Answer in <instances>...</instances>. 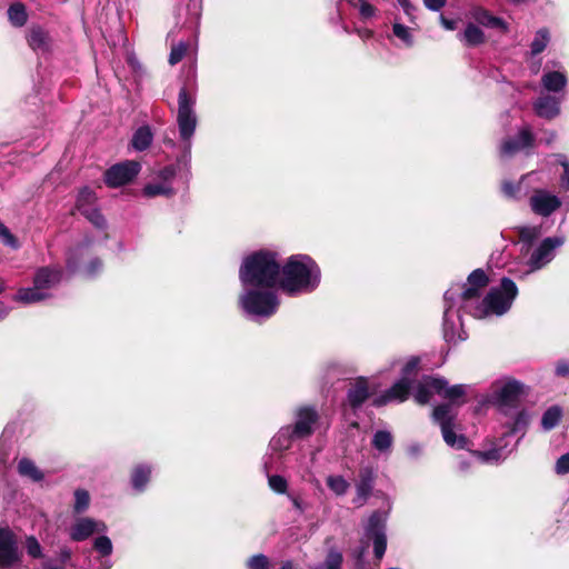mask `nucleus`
Masks as SVG:
<instances>
[{"instance_id": "c03bdc74", "label": "nucleus", "mask_w": 569, "mask_h": 569, "mask_svg": "<svg viewBox=\"0 0 569 569\" xmlns=\"http://www.w3.org/2000/svg\"><path fill=\"white\" fill-rule=\"evenodd\" d=\"M342 553L335 548H330L322 565V569H342Z\"/></svg>"}, {"instance_id": "0e129e2a", "label": "nucleus", "mask_w": 569, "mask_h": 569, "mask_svg": "<svg viewBox=\"0 0 569 569\" xmlns=\"http://www.w3.org/2000/svg\"><path fill=\"white\" fill-rule=\"evenodd\" d=\"M440 23L446 30L456 29V21L445 18L442 14L440 16Z\"/></svg>"}, {"instance_id": "f03ea898", "label": "nucleus", "mask_w": 569, "mask_h": 569, "mask_svg": "<svg viewBox=\"0 0 569 569\" xmlns=\"http://www.w3.org/2000/svg\"><path fill=\"white\" fill-rule=\"evenodd\" d=\"M196 94L181 88L178 94L177 124L180 139V153L176 164L166 166L153 172L152 179L142 188L146 198L166 197L176 194L173 181L177 176V167L190 172L192 138L194 136L198 118L194 110Z\"/></svg>"}, {"instance_id": "774afa93", "label": "nucleus", "mask_w": 569, "mask_h": 569, "mask_svg": "<svg viewBox=\"0 0 569 569\" xmlns=\"http://www.w3.org/2000/svg\"><path fill=\"white\" fill-rule=\"evenodd\" d=\"M555 139H556V132L551 131V132H549V133H548V136L546 137L545 142H546L547 144H550V143H552V142L555 141Z\"/></svg>"}, {"instance_id": "2f4dec72", "label": "nucleus", "mask_w": 569, "mask_h": 569, "mask_svg": "<svg viewBox=\"0 0 569 569\" xmlns=\"http://www.w3.org/2000/svg\"><path fill=\"white\" fill-rule=\"evenodd\" d=\"M17 469L21 477L28 478L33 482H40L44 478V473L29 458H21L18 461Z\"/></svg>"}, {"instance_id": "de8ad7c7", "label": "nucleus", "mask_w": 569, "mask_h": 569, "mask_svg": "<svg viewBox=\"0 0 569 569\" xmlns=\"http://www.w3.org/2000/svg\"><path fill=\"white\" fill-rule=\"evenodd\" d=\"M268 485L270 489L279 495L286 493L288 488L287 480L280 475H271L268 477Z\"/></svg>"}, {"instance_id": "052dcab7", "label": "nucleus", "mask_w": 569, "mask_h": 569, "mask_svg": "<svg viewBox=\"0 0 569 569\" xmlns=\"http://www.w3.org/2000/svg\"><path fill=\"white\" fill-rule=\"evenodd\" d=\"M556 375L559 377L569 376V362L567 360H560L556 365Z\"/></svg>"}, {"instance_id": "e433bc0d", "label": "nucleus", "mask_w": 569, "mask_h": 569, "mask_svg": "<svg viewBox=\"0 0 569 569\" xmlns=\"http://www.w3.org/2000/svg\"><path fill=\"white\" fill-rule=\"evenodd\" d=\"M550 41L549 31L546 28L539 29L530 44V51L532 56L541 53Z\"/></svg>"}, {"instance_id": "9b49d317", "label": "nucleus", "mask_w": 569, "mask_h": 569, "mask_svg": "<svg viewBox=\"0 0 569 569\" xmlns=\"http://www.w3.org/2000/svg\"><path fill=\"white\" fill-rule=\"evenodd\" d=\"M420 363L418 357H411L407 360L401 369V378L396 381L389 389L376 396L372 403L376 407H382L389 403H400L408 399L412 387V380L417 375Z\"/></svg>"}, {"instance_id": "a19ab883", "label": "nucleus", "mask_w": 569, "mask_h": 569, "mask_svg": "<svg viewBox=\"0 0 569 569\" xmlns=\"http://www.w3.org/2000/svg\"><path fill=\"white\" fill-rule=\"evenodd\" d=\"M562 417V409L559 406L549 407L542 415L541 427H556Z\"/></svg>"}, {"instance_id": "f704fd0d", "label": "nucleus", "mask_w": 569, "mask_h": 569, "mask_svg": "<svg viewBox=\"0 0 569 569\" xmlns=\"http://www.w3.org/2000/svg\"><path fill=\"white\" fill-rule=\"evenodd\" d=\"M91 240L86 239L82 243L76 246L69 253L67 259V267L70 271L78 270L82 258L87 254Z\"/></svg>"}, {"instance_id": "f257e3e1", "label": "nucleus", "mask_w": 569, "mask_h": 569, "mask_svg": "<svg viewBox=\"0 0 569 569\" xmlns=\"http://www.w3.org/2000/svg\"><path fill=\"white\" fill-rule=\"evenodd\" d=\"M488 282L486 272L476 269L469 274L466 283L452 284L446 291L447 298L459 300L466 312L476 319L503 316L510 310L518 296V287L513 280L503 277L498 287H492L482 297L481 290L487 287Z\"/></svg>"}, {"instance_id": "f8f14e48", "label": "nucleus", "mask_w": 569, "mask_h": 569, "mask_svg": "<svg viewBox=\"0 0 569 569\" xmlns=\"http://www.w3.org/2000/svg\"><path fill=\"white\" fill-rule=\"evenodd\" d=\"M445 310L442 331L443 338L448 343L457 345L458 342L465 341L468 338L467 332L463 329L462 315L466 312L461 302L456 299H448L447 293L443 296Z\"/></svg>"}, {"instance_id": "cd10ccee", "label": "nucleus", "mask_w": 569, "mask_h": 569, "mask_svg": "<svg viewBox=\"0 0 569 569\" xmlns=\"http://www.w3.org/2000/svg\"><path fill=\"white\" fill-rule=\"evenodd\" d=\"M152 473L151 466L147 463L137 465L131 472V485L136 491L142 492L150 481Z\"/></svg>"}, {"instance_id": "7ed1b4c3", "label": "nucleus", "mask_w": 569, "mask_h": 569, "mask_svg": "<svg viewBox=\"0 0 569 569\" xmlns=\"http://www.w3.org/2000/svg\"><path fill=\"white\" fill-rule=\"evenodd\" d=\"M468 388L467 385L449 386L442 377L425 376L416 386L413 398L420 405L428 403L435 393L447 399L448 402L435 407L432 417L440 427H451L457 408L465 403Z\"/></svg>"}, {"instance_id": "4468645a", "label": "nucleus", "mask_w": 569, "mask_h": 569, "mask_svg": "<svg viewBox=\"0 0 569 569\" xmlns=\"http://www.w3.org/2000/svg\"><path fill=\"white\" fill-rule=\"evenodd\" d=\"M22 553L13 531L0 527V569H21Z\"/></svg>"}, {"instance_id": "20e7f679", "label": "nucleus", "mask_w": 569, "mask_h": 569, "mask_svg": "<svg viewBox=\"0 0 569 569\" xmlns=\"http://www.w3.org/2000/svg\"><path fill=\"white\" fill-rule=\"evenodd\" d=\"M320 282L321 269L308 254H292L281 263L279 289L290 297L311 293Z\"/></svg>"}, {"instance_id": "39448f33", "label": "nucleus", "mask_w": 569, "mask_h": 569, "mask_svg": "<svg viewBox=\"0 0 569 569\" xmlns=\"http://www.w3.org/2000/svg\"><path fill=\"white\" fill-rule=\"evenodd\" d=\"M281 260L277 251L261 249L242 259L239 268L241 286L280 287Z\"/></svg>"}, {"instance_id": "f3484780", "label": "nucleus", "mask_w": 569, "mask_h": 569, "mask_svg": "<svg viewBox=\"0 0 569 569\" xmlns=\"http://www.w3.org/2000/svg\"><path fill=\"white\" fill-rule=\"evenodd\" d=\"M107 525L101 520H96L90 517H80L76 519L69 529V537L73 541H84L94 533H104Z\"/></svg>"}, {"instance_id": "aec40b11", "label": "nucleus", "mask_w": 569, "mask_h": 569, "mask_svg": "<svg viewBox=\"0 0 569 569\" xmlns=\"http://www.w3.org/2000/svg\"><path fill=\"white\" fill-rule=\"evenodd\" d=\"M376 475L372 468L363 467L359 471V479L356 483V497L353 498V503L358 507L365 505L367 499L370 497L373 483H375Z\"/></svg>"}, {"instance_id": "dca6fc26", "label": "nucleus", "mask_w": 569, "mask_h": 569, "mask_svg": "<svg viewBox=\"0 0 569 569\" xmlns=\"http://www.w3.org/2000/svg\"><path fill=\"white\" fill-rule=\"evenodd\" d=\"M535 137L529 127L521 128L517 134L506 137L499 147L500 157L511 158L518 152L530 149L533 146Z\"/></svg>"}, {"instance_id": "4c0bfd02", "label": "nucleus", "mask_w": 569, "mask_h": 569, "mask_svg": "<svg viewBox=\"0 0 569 569\" xmlns=\"http://www.w3.org/2000/svg\"><path fill=\"white\" fill-rule=\"evenodd\" d=\"M392 436L386 429L378 430L372 438V446L380 452L389 451L392 446Z\"/></svg>"}, {"instance_id": "ddd939ff", "label": "nucleus", "mask_w": 569, "mask_h": 569, "mask_svg": "<svg viewBox=\"0 0 569 569\" xmlns=\"http://www.w3.org/2000/svg\"><path fill=\"white\" fill-rule=\"evenodd\" d=\"M372 540L373 543V552L378 560H380L387 549V536H386V517L376 511L373 512L365 527V537L362 540V546L358 551L357 560L361 561L363 555L368 548V541Z\"/></svg>"}, {"instance_id": "a18cd8bd", "label": "nucleus", "mask_w": 569, "mask_h": 569, "mask_svg": "<svg viewBox=\"0 0 569 569\" xmlns=\"http://www.w3.org/2000/svg\"><path fill=\"white\" fill-rule=\"evenodd\" d=\"M26 551L29 557L33 559H43V549L34 536H29L26 539Z\"/></svg>"}, {"instance_id": "412c9836", "label": "nucleus", "mask_w": 569, "mask_h": 569, "mask_svg": "<svg viewBox=\"0 0 569 569\" xmlns=\"http://www.w3.org/2000/svg\"><path fill=\"white\" fill-rule=\"evenodd\" d=\"M372 393L369 380L367 378L360 377L356 379L349 387L347 392V403L353 410L361 407V405L370 397Z\"/></svg>"}, {"instance_id": "58836bf2", "label": "nucleus", "mask_w": 569, "mask_h": 569, "mask_svg": "<svg viewBox=\"0 0 569 569\" xmlns=\"http://www.w3.org/2000/svg\"><path fill=\"white\" fill-rule=\"evenodd\" d=\"M96 194L92 190H90L89 188H83L80 190L79 194H78V198H77V209L81 212V214L91 209V208H96L94 207V203H96Z\"/></svg>"}, {"instance_id": "5701e85b", "label": "nucleus", "mask_w": 569, "mask_h": 569, "mask_svg": "<svg viewBox=\"0 0 569 569\" xmlns=\"http://www.w3.org/2000/svg\"><path fill=\"white\" fill-rule=\"evenodd\" d=\"M280 429L270 440L269 448L272 451H283L290 448L293 439L308 437L312 429Z\"/></svg>"}, {"instance_id": "864d4df0", "label": "nucleus", "mask_w": 569, "mask_h": 569, "mask_svg": "<svg viewBox=\"0 0 569 569\" xmlns=\"http://www.w3.org/2000/svg\"><path fill=\"white\" fill-rule=\"evenodd\" d=\"M0 239L6 246H8L12 249L19 248L17 238L10 232V230L4 226V223L1 220H0Z\"/></svg>"}, {"instance_id": "bf43d9fd", "label": "nucleus", "mask_w": 569, "mask_h": 569, "mask_svg": "<svg viewBox=\"0 0 569 569\" xmlns=\"http://www.w3.org/2000/svg\"><path fill=\"white\" fill-rule=\"evenodd\" d=\"M423 447L418 442H412L407 447V453L411 459H418L422 456Z\"/></svg>"}, {"instance_id": "7c9ffc66", "label": "nucleus", "mask_w": 569, "mask_h": 569, "mask_svg": "<svg viewBox=\"0 0 569 569\" xmlns=\"http://www.w3.org/2000/svg\"><path fill=\"white\" fill-rule=\"evenodd\" d=\"M153 141V133L148 126L139 127L132 134L131 147L136 151L147 150Z\"/></svg>"}, {"instance_id": "423d86ee", "label": "nucleus", "mask_w": 569, "mask_h": 569, "mask_svg": "<svg viewBox=\"0 0 569 569\" xmlns=\"http://www.w3.org/2000/svg\"><path fill=\"white\" fill-rule=\"evenodd\" d=\"M520 247V253L527 258L528 270L525 274L539 271L548 266L556 257V252L565 243L563 236L547 237L535 248L532 244L540 238L542 230L540 226H519L516 228Z\"/></svg>"}, {"instance_id": "473e14b6", "label": "nucleus", "mask_w": 569, "mask_h": 569, "mask_svg": "<svg viewBox=\"0 0 569 569\" xmlns=\"http://www.w3.org/2000/svg\"><path fill=\"white\" fill-rule=\"evenodd\" d=\"M468 47H476L485 42L483 31L475 23H468L465 31L459 36Z\"/></svg>"}, {"instance_id": "6e6552de", "label": "nucleus", "mask_w": 569, "mask_h": 569, "mask_svg": "<svg viewBox=\"0 0 569 569\" xmlns=\"http://www.w3.org/2000/svg\"><path fill=\"white\" fill-rule=\"evenodd\" d=\"M238 305L244 316L253 321H263L274 316L280 307L276 287L241 286Z\"/></svg>"}, {"instance_id": "8fccbe9b", "label": "nucleus", "mask_w": 569, "mask_h": 569, "mask_svg": "<svg viewBox=\"0 0 569 569\" xmlns=\"http://www.w3.org/2000/svg\"><path fill=\"white\" fill-rule=\"evenodd\" d=\"M188 50V44L183 41L179 42L178 44L173 46L171 48L170 54H169V63L171 66L177 64L182 60L186 52Z\"/></svg>"}, {"instance_id": "bb28decb", "label": "nucleus", "mask_w": 569, "mask_h": 569, "mask_svg": "<svg viewBox=\"0 0 569 569\" xmlns=\"http://www.w3.org/2000/svg\"><path fill=\"white\" fill-rule=\"evenodd\" d=\"M567 76L561 71H546L541 77V84L548 92L559 93L567 86Z\"/></svg>"}, {"instance_id": "2eb2a0df", "label": "nucleus", "mask_w": 569, "mask_h": 569, "mask_svg": "<svg viewBox=\"0 0 569 569\" xmlns=\"http://www.w3.org/2000/svg\"><path fill=\"white\" fill-rule=\"evenodd\" d=\"M141 164L136 160H126L111 166L104 172V182L110 188L130 183L140 172Z\"/></svg>"}, {"instance_id": "393cba45", "label": "nucleus", "mask_w": 569, "mask_h": 569, "mask_svg": "<svg viewBox=\"0 0 569 569\" xmlns=\"http://www.w3.org/2000/svg\"><path fill=\"white\" fill-rule=\"evenodd\" d=\"M27 41L37 53H46L51 48L52 39L41 26H31L28 30Z\"/></svg>"}, {"instance_id": "9d476101", "label": "nucleus", "mask_w": 569, "mask_h": 569, "mask_svg": "<svg viewBox=\"0 0 569 569\" xmlns=\"http://www.w3.org/2000/svg\"><path fill=\"white\" fill-rule=\"evenodd\" d=\"M521 429H508L500 435L487 436L481 448L471 451L480 462L498 465L506 460L523 437Z\"/></svg>"}, {"instance_id": "49530a36", "label": "nucleus", "mask_w": 569, "mask_h": 569, "mask_svg": "<svg viewBox=\"0 0 569 569\" xmlns=\"http://www.w3.org/2000/svg\"><path fill=\"white\" fill-rule=\"evenodd\" d=\"M515 419L513 427H528L533 420V413L528 409H516L510 416Z\"/></svg>"}, {"instance_id": "5fc2aeb1", "label": "nucleus", "mask_w": 569, "mask_h": 569, "mask_svg": "<svg viewBox=\"0 0 569 569\" xmlns=\"http://www.w3.org/2000/svg\"><path fill=\"white\" fill-rule=\"evenodd\" d=\"M559 163L563 168V173L560 179L561 188L569 191V160L563 154H558Z\"/></svg>"}, {"instance_id": "13d9d810", "label": "nucleus", "mask_w": 569, "mask_h": 569, "mask_svg": "<svg viewBox=\"0 0 569 569\" xmlns=\"http://www.w3.org/2000/svg\"><path fill=\"white\" fill-rule=\"evenodd\" d=\"M556 471L559 475L569 472V453L561 456L556 463Z\"/></svg>"}, {"instance_id": "603ef678", "label": "nucleus", "mask_w": 569, "mask_h": 569, "mask_svg": "<svg viewBox=\"0 0 569 569\" xmlns=\"http://www.w3.org/2000/svg\"><path fill=\"white\" fill-rule=\"evenodd\" d=\"M102 261L99 258H92L87 266L82 269V273L87 278H93L102 270Z\"/></svg>"}, {"instance_id": "c9c22d12", "label": "nucleus", "mask_w": 569, "mask_h": 569, "mask_svg": "<svg viewBox=\"0 0 569 569\" xmlns=\"http://www.w3.org/2000/svg\"><path fill=\"white\" fill-rule=\"evenodd\" d=\"M8 18L12 26L18 28L23 27L28 20L24 4L21 2L11 4L8 9Z\"/></svg>"}, {"instance_id": "ea45409f", "label": "nucleus", "mask_w": 569, "mask_h": 569, "mask_svg": "<svg viewBox=\"0 0 569 569\" xmlns=\"http://www.w3.org/2000/svg\"><path fill=\"white\" fill-rule=\"evenodd\" d=\"M352 6L358 9L359 17L362 21H369L378 16L379 10L367 0H357Z\"/></svg>"}, {"instance_id": "a211bd4d", "label": "nucleus", "mask_w": 569, "mask_h": 569, "mask_svg": "<svg viewBox=\"0 0 569 569\" xmlns=\"http://www.w3.org/2000/svg\"><path fill=\"white\" fill-rule=\"evenodd\" d=\"M560 206L561 200L546 190H537L530 198L532 211L542 217H549Z\"/></svg>"}, {"instance_id": "3c124183", "label": "nucleus", "mask_w": 569, "mask_h": 569, "mask_svg": "<svg viewBox=\"0 0 569 569\" xmlns=\"http://www.w3.org/2000/svg\"><path fill=\"white\" fill-rule=\"evenodd\" d=\"M247 567L249 569H270V562L268 557L258 553L248 559Z\"/></svg>"}, {"instance_id": "6ab92c4d", "label": "nucleus", "mask_w": 569, "mask_h": 569, "mask_svg": "<svg viewBox=\"0 0 569 569\" xmlns=\"http://www.w3.org/2000/svg\"><path fill=\"white\" fill-rule=\"evenodd\" d=\"M93 549L97 551V557L91 563L92 569H111L113 566L110 556L113 551V545L109 537L100 535L93 540Z\"/></svg>"}, {"instance_id": "37998d69", "label": "nucleus", "mask_w": 569, "mask_h": 569, "mask_svg": "<svg viewBox=\"0 0 569 569\" xmlns=\"http://www.w3.org/2000/svg\"><path fill=\"white\" fill-rule=\"evenodd\" d=\"M90 505V496L89 492L84 489H77L74 491V503L73 510L76 513L84 512Z\"/></svg>"}, {"instance_id": "1a4fd4ad", "label": "nucleus", "mask_w": 569, "mask_h": 569, "mask_svg": "<svg viewBox=\"0 0 569 569\" xmlns=\"http://www.w3.org/2000/svg\"><path fill=\"white\" fill-rule=\"evenodd\" d=\"M63 278V270L58 266H44L34 271L32 287L20 288L13 296V301L22 305H33L52 298Z\"/></svg>"}, {"instance_id": "69168bd1", "label": "nucleus", "mask_w": 569, "mask_h": 569, "mask_svg": "<svg viewBox=\"0 0 569 569\" xmlns=\"http://www.w3.org/2000/svg\"><path fill=\"white\" fill-rule=\"evenodd\" d=\"M11 308L4 305L3 302H0V320H3L7 318V316L10 313Z\"/></svg>"}, {"instance_id": "09e8293b", "label": "nucleus", "mask_w": 569, "mask_h": 569, "mask_svg": "<svg viewBox=\"0 0 569 569\" xmlns=\"http://www.w3.org/2000/svg\"><path fill=\"white\" fill-rule=\"evenodd\" d=\"M96 228L104 229L107 226L104 217L97 208H91L82 213Z\"/></svg>"}, {"instance_id": "c756f323", "label": "nucleus", "mask_w": 569, "mask_h": 569, "mask_svg": "<svg viewBox=\"0 0 569 569\" xmlns=\"http://www.w3.org/2000/svg\"><path fill=\"white\" fill-rule=\"evenodd\" d=\"M441 430H442V438L448 446H450L451 448L458 449V450L466 449V450H469L470 452L472 451L471 447L473 446V443L468 438H466L462 433H459L458 429H441Z\"/></svg>"}, {"instance_id": "72a5a7b5", "label": "nucleus", "mask_w": 569, "mask_h": 569, "mask_svg": "<svg viewBox=\"0 0 569 569\" xmlns=\"http://www.w3.org/2000/svg\"><path fill=\"white\" fill-rule=\"evenodd\" d=\"M472 18L477 23L488 28H506L503 20H501L498 17L491 16L489 11L481 8H477L472 11Z\"/></svg>"}, {"instance_id": "6e6d98bb", "label": "nucleus", "mask_w": 569, "mask_h": 569, "mask_svg": "<svg viewBox=\"0 0 569 569\" xmlns=\"http://www.w3.org/2000/svg\"><path fill=\"white\" fill-rule=\"evenodd\" d=\"M398 4L402 8L405 14L408 17L409 21L415 23V10L416 7L410 2V0H397Z\"/></svg>"}, {"instance_id": "680f3d73", "label": "nucleus", "mask_w": 569, "mask_h": 569, "mask_svg": "<svg viewBox=\"0 0 569 569\" xmlns=\"http://www.w3.org/2000/svg\"><path fill=\"white\" fill-rule=\"evenodd\" d=\"M423 4L431 11H439L446 4V0H423Z\"/></svg>"}, {"instance_id": "b1692460", "label": "nucleus", "mask_w": 569, "mask_h": 569, "mask_svg": "<svg viewBox=\"0 0 569 569\" xmlns=\"http://www.w3.org/2000/svg\"><path fill=\"white\" fill-rule=\"evenodd\" d=\"M387 38L395 46L405 48H412L416 42L413 29L403 24L398 18H395L391 24V33Z\"/></svg>"}, {"instance_id": "a878e982", "label": "nucleus", "mask_w": 569, "mask_h": 569, "mask_svg": "<svg viewBox=\"0 0 569 569\" xmlns=\"http://www.w3.org/2000/svg\"><path fill=\"white\" fill-rule=\"evenodd\" d=\"M292 427H311L321 423V415L315 405H302L295 409Z\"/></svg>"}, {"instance_id": "4d7b16f0", "label": "nucleus", "mask_w": 569, "mask_h": 569, "mask_svg": "<svg viewBox=\"0 0 569 569\" xmlns=\"http://www.w3.org/2000/svg\"><path fill=\"white\" fill-rule=\"evenodd\" d=\"M502 191L509 198H516L518 192L520 191V182L513 183L510 181H506L502 183Z\"/></svg>"}, {"instance_id": "c85d7f7f", "label": "nucleus", "mask_w": 569, "mask_h": 569, "mask_svg": "<svg viewBox=\"0 0 569 569\" xmlns=\"http://www.w3.org/2000/svg\"><path fill=\"white\" fill-rule=\"evenodd\" d=\"M72 551L69 547H60L57 557L43 558L41 569H64L71 560Z\"/></svg>"}, {"instance_id": "4be33fe9", "label": "nucleus", "mask_w": 569, "mask_h": 569, "mask_svg": "<svg viewBox=\"0 0 569 569\" xmlns=\"http://www.w3.org/2000/svg\"><path fill=\"white\" fill-rule=\"evenodd\" d=\"M560 98L550 94H541L533 103L532 108L540 118L552 120L560 114Z\"/></svg>"}, {"instance_id": "79ce46f5", "label": "nucleus", "mask_w": 569, "mask_h": 569, "mask_svg": "<svg viewBox=\"0 0 569 569\" xmlns=\"http://www.w3.org/2000/svg\"><path fill=\"white\" fill-rule=\"evenodd\" d=\"M328 488L337 496H343L350 485L342 476H329L326 479Z\"/></svg>"}, {"instance_id": "e2e57ef3", "label": "nucleus", "mask_w": 569, "mask_h": 569, "mask_svg": "<svg viewBox=\"0 0 569 569\" xmlns=\"http://www.w3.org/2000/svg\"><path fill=\"white\" fill-rule=\"evenodd\" d=\"M288 498L292 502L296 510H298L300 513L305 512L306 506L301 499L292 495H288Z\"/></svg>"}, {"instance_id": "338daca9", "label": "nucleus", "mask_w": 569, "mask_h": 569, "mask_svg": "<svg viewBox=\"0 0 569 569\" xmlns=\"http://www.w3.org/2000/svg\"><path fill=\"white\" fill-rule=\"evenodd\" d=\"M358 34L361 37V38H365V39H368V38H371L373 32L371 30H368V29H365V30H358L357 31Z\"/></svg>"}, {"instance_id": "0eeeda50", "label": "nucleus", "mask_w": 569, "mask_h": 569, "mask_svg": "<svg viewBox=\"0 0 569 569\" xmlns=\"http://www.w3.org/2000/svg\"><path fill=\"white\" fill-rule=\"evenodd\" d=\"M527 393L528 388L519 380L513 378L495 380L488 391L479 397L476 411L480 412L483 408L493 407L500 415L511 416Z\"/></svg>"}]
</instances>
